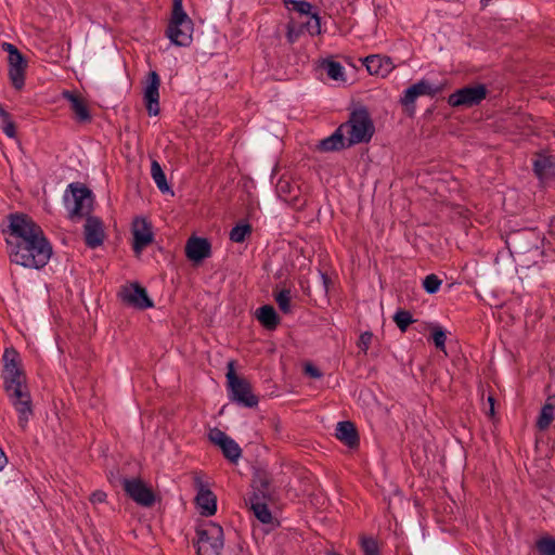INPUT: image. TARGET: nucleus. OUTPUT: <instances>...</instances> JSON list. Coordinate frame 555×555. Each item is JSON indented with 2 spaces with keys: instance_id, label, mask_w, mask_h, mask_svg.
<instances>
[{
  "instance_id": "obj_11",
  "label": "nucleus",
  "mask_w": 555,
  "mask_h": 555,
  "mask_svg": "<svg viewBox=\"0 0 555 555\" xmlns=\"http://www.w3.org/2000/svg\"><path fill=\"white\" fill-rule=\"evenodd\" d=\"M118 296L125 305L139 310L154 307V302L150 298L146 288L139 282H131L121 286Z\"/></svg>"
},
{
  "instance_id": "obj_36",
  "label": "nucleus",
  "mask_w": 555,
  "mask_h": 555,
  "mask_svg": "<svg viewBox=\"0 0 555 555\" xmlns=\"http://www.w3.org/2000/svg\"><path fill=\"white\" fill-rule=\"evenodd\" d=\"M555 414L548 406H542L535 426L539 430H546L554 421Z\"/></svg>"
},
{
  "instance_id": "obj_22",
  "label": "nucleus",
  "mask_w": 555,
  "mask_h": 555,
  "mask_svg": "<svg viewBox=\"0 0 555 555\" xmlns=\"http://www.w3.org/2000/svg\"><path fill=\"white\" fill-rule=\"evenodd\" d=\"M63 96L68 100L70 109L75 114L76 121L80 124H87L92 120V115L88 107L86 100L73 91H63Z\"/></svg>"
},
{
  "instance_id": "obj_56",
  "label": "nucleus",
  "mask_w": 555,
  "mask_h": 555,
  "mask_svg": "<svg viewBox=\"0 0 555 555\" xmlns=\"http://www.w3.org/2000/svg\"><path fill=\"white\" fill-rule=\"evenodd\" d=\"M234 555H238V553H235Z\"/></svg>"
},
{
  "instance_id": "obj_38",
  "label": "nucleus",
  "mask_w": 555,
  "mask_h": 555,
  "mask_svg": "<svg viewBox=\"0 0 555 555\" xmlns=\"http://www.w3.org/2000/svg\"><path fill=\"white\" fill-rule=\"evenodd\" d=\"M311 20L307 23L301 24L302 29H307V31L311 36H318L321 34V17L318 12H312L309 14Z\"/></svg>"
},
{
  "instance_id": "obj_21",
  "label": "nucleus",
  "mask_w": 555,
  "mask_h": 555,
  "mask_svg": "<svg viewBox=\"0 0 555 555\" xmlns=\"http://www.w3.org/2000/svg\"><path fill=\"white\" fill-rule=\"evenodd\" d=\"M268 502L260 498L258 492H251V494L246 499V504H249L250 509L253 511L255 517L262 524L268 525L271 524L275 527L280 526V521H273V517L271 511L268 507Z\"/></svg>"
},
{
  "instance_id": "obj_23",
  "label": "nucleus",
  "mask_w": 555,
  "mask_h": 555,
  "mask_svg": "<svg viewBox=\"0 0 555 555\" xmlns=\"http://www.w3.org/2000/svg\"><path fill=\"white\" fill-rule=\"evenodd\" d=\"M345 130L339 125L336 130L327 138L321 140L318 145L317 150L319 152H337L341 151L348 147H351L352 145H347V137L345 135Z\"/></svg>"
},
{
  "instance_id": "obj_27",
  "label": "nucleus",
  "mask_w": 555,
  "mask_h": 555,
  "mask_svg": "<svg viewBox=\"0 0 555 555\" xmlns=\"http://www.w3.org/2000/svg\"><path fill=\"white\" fill-rule=\"evenodd\" d=\"M253 234V225L246 219H241L230 231L229 238L233 243H244Z\"/></svg>"
},
{
  "instance_id": "obj_13",
  "label": "nucleus",
  "mask_w": 555,
  "mask_h": 555,
  "mask_svg": "<svg viewBox=\"0 0 555 555\" xmlns=\"http://www.w3.org/2000/svg\"><path fill=\"white\" fill-rule=\"evenodd\" d=\"M152 223L144 217H135L131 224L132 250L137 257L154 242Z\"/></svg>"
},
{
  "instance_id": "obj_24",
  "label": "nucleus",
  "mask_w": 555,
  "mask_h": 555,
  "mask_svg": "<svg viewBox=\"0 0 555 555\" xmlns=\"http://www.w3.org/2000/svg\"><path fill=\"white\" fill-rule=\"evenodd\" d=\"M335 437L349 449H358L360 437L356 425L350 421H343L337 424Z\"/></svg>"
},
{
  "instance_id": "obj_1",
  "label": "nucleus",
  "mask_w": 555,
  "mask_h": 555,
  "mask_svg": "<svg viewBox=\"0 0 555 555\" xmlns=\"http://www.w3.org/2000/svg\"><path fill=\"white\" fill-rule=\"evenodd\" d=\"M5 221L2 233L7 235L10 262L27 269L44 268L53 254V247L42 228L25 212L9 214Z\"/></svg>"
},
{
  "instance_id": "obj_46",
  "label": "nucleus",
  "mask_w": 555,
  "mask_h": 555,
  "mask_svg": "<svg viewBox=\"0 0 555 555\" xmlns=\"http://www.w3.org/2000/svg\"><path fill=\"white\" fill-rule=\"evenodd\" d=\"M107 494L102 490H95L90 495V502L93 504L103 503L106 501Z\"/></svg>"
},
{
  "instance_id": "obj_26",
  "label": "nucleus",
  "mask_w": 555,
  "mask_h": 555,
  "mask_svg": "<svg viewBox=\"0 0 555 555\" xmlns=\"http://www.w3.org/2000/svg\"><path fill=\"white\" fill-rule=\"evenodd\" d=\"M533 172L539 179L555 177V156L539 154L533 162Z\"/></svg>"
},
{
  "instance_id": "obj_54",
  "label": "nucleus",
  "mask_w": 555,
  "mask_h": 555,
  "mask_svg": "<svg viewBox=\"0 0 555 555\" xmlns=\"http://www.w3.org/2000/svg\"><path fill=\"white\" fill-rule=\"evenodd\" d=\"M237 547H238V551L242 552L243 548L240 544L237 545Z\"/></svg>"
},
{
  "instance_id": "obj_19",
  "label": "nucleus",
  "mask_w": 555,
  "mask_h": 555,
  "mask_svg": "<svg viewBox=\"0 0 555 555\" xmlns=\"http://www.w3.org/2000/svg\"><path fill=\"white\" fill-rule=\"evenodd\" d=\"M85 244L89 248L101 246L105 238L104 223L100 217L88 216L83 225Z\"/></svg>"
},
{
  "instance_id": "obj_14",
  "label": "nucleus",
  "mask_w": 555,
  "mask_h": 555,
  "mask_svg": "<svg viewBox=\"0 0 555 555\" xmlns=\"http://www.w3.org/2000/svg\"><path fill=\"white\" fill-rule=\"evenodd\" d=\"M208 439L211 443L217 446L222 455L231 463H237L242 455V449L240 446L224 431L215 427L208 433Z\"/></svg>"
},
{
  "instance_id": "obj_51",
  "label": "nucleus",
  "mask_w": 555,
  "mask_h": 555,
  "mask_svg": "<svg viewBox=\"0 0 555 555\" xmlns=\"http://www.w3.org/2000/svg\"><path fill=\"white\" fill-rule=\"evenodd\" d=\"M8 463V457L5 456L3 450L0 448V470L5 466Z\"/></svg>"
},
{
  "instance_id": "obj_6",
  "label": "nucleus",
  "mask_w": 555,
  "mask_h": 555,
  "mask_svg": "<svg viewBox=\"0 0 555 555\" xmlns=\"http://www.w3.org/2000/svg\"><path fill=\"white\" fill-rule=\"evenodd\" d=\"M196 555H220L223 547V529L214 521H207L196 527Z\"/></svg>"
},
{
  "instance_id": "obj_30",
  "label": "nucleus",
  "mask_w": 555,
  "mask_h": 555,
  "mask_svg": "<svg viewBox=\"0 0 555 555\" xmlns=\"http://www.w3.org/2000/svg\"><path fill=\"white\" fill-rule=\"evenodd\" d=\"M273 297L279 309L284 314L292 313V292L289 288L278 289V287H275L273 291Z\"/></svg>"
},
{
  "instance_id": "obj_49",
  "label": "nucleus",
  "mask_w": 555,
  "mask_h": 555,
  "mask_svg": "<svg viewBox=\"0 0 555 555\" xmlns=\"http://www.w3.org/2000/svg\"><path fill=\"white\" fill-rule=\"evenodd\" d=\"M320 275L322 279L324 292L327 293L330 289V285L332 284V280L326 272L320 271Z\"/></svg>"
},
{
  "instance_id": "obj_31",
  "label": "nucleus",
  "mask_w": 555,
  "mask_h": 555,
  "mask_svg": "<svg viewBox=\"0 0 555 555\" xmlns=\"http://www.w3.org/2000/svg\"><path fill=\"white\" fill-rule=\"evenodd\" d=\"M539 555H555V538L548 534L542 535L534 543Z\"/></svg>"
},
{
  "instance_id": "obj_25",
  "label": "nucleus",
  "mask_w": 555,
  "mask_h": 555,
  "mask_svg": "<svg viewBox=\"0 0 555 555\" xmlns=\"http://www.w3.org/2000/svg\"><path fill=\"white\" fill-rule=\"evenodd\" d=\"M256 319L268 331H274L281 323V318L272 305H263L256 310Z\"/></svg>"
},
{
  "instance_id": "obj_28",
  "label": "nucleus",
  "mask_w": 555,
  "mask_h": 555,
  "mask_svg": "<svg viewBox=\"0 0 555 555\" xmlns=\"http://www.w3.org/2000/svg\"><path fill=\"white\" fill-rule=\"evenodd\" d=\"M151 176L156 183L158 190L163 194H171L173 195V190L171 189L170 184L167 181L166 175L160 166V164L153 159L151 163Z\"/></svg>"
},
{
  "instance_id": "obj_5",
  "label": "nucleus",
  "mask_w": 555,
  "mask_h": 555,
  "mask_svg": "<svg viewBox=\"0 0 555 555\" xmlns=\"http://www.w3.org/2000/svg\"><path fill=\"white\" fill-rule=\"evenodd\" d=\"M182 1L172 0L171 17L166 35L173 44L189 47L192 42L193 22L183 10Z\"/></svg>"
},
{
  "instance_id": "obj_45",
  "label": "nucleus",
  "mask_w": 555,
  "mask_h": 555,
  "mask_svg": "<svg viewBox=\"0 0 555 555\" xmlns=\"http://www.w3.org/2000/svg\"><path fill=\"white\" fill-rule=\"evenodd\" d=\"M383 77H386L393 68L395 65L389 56H380Z\"/></svg>"
},
{
  "instance_id": "obj_4",
  "label": "nucleus",
  "mask_w": 555,
  "mask_h": 555,
  "mask_svg": "<svg viewBox=\"0 0 555 555\" xmlns=\"http://www.w3.org/2000/svg\"><path fill=\"white\" fill-rule=\"evenodd\" d=\"M235 365V360H230L227 364L225 378L229 399L240 406L255 408L258 405L259 398L253 392L250 382L237 375Z\"/></svg>"
},
{
  "instance_id": "obj_9",
  "label": "nucleus",
  "mask_w": 555,
  "mask_h": 555,
  "mask_svg": "<svg viewBox=\"0 0 555 555\" xmlns=\"http://www.w3.org/2000/svg\"><path fill=\"white\" fill-rule=\"evenodd\" d=\"M122 489L126 495L142 507H152L156 502V494L141 478L121 479Z\"/></svg>"
},
{
  "instance_id": "obj_17",
  "label": "nucleus",
  "mask_w": 555,
  "mask_h": 555,
  "mask_svg": "<svg viewBox=\"0 0 555 555\" xmlns=\"http://www.w3.org/2000/svg\"><path fill=\"white\" fill-rule=\"evenodd\" d=\"M184 253L193 264H201L211 256V243L206 237L191 235L185 243Z\"/></svg>"
},
{
  "instance_id": "obj_18",
  "label": "nucleus",
  "mask_w": 555,
  "mask_h": 555,
  "mask_svg": "<svg viewBox=\"0 0 555 555\" xmlns=\"http://www.w3.org/2000/svg\"><path fill=\"white\" fill-rule=\"evenodd\" d=\"M194 487L197 490L196 505L201 508V515L209 517L217 512V496L207 488L199 477L194 478Z\"/></svg>"
},
{
  "instance_id": "obj_8",
  "label": "nucleus",
  "mask_w": 555,
  "mask_h": 555,
  "mask_svg": "<svg viewBox=\"0 0 555 555\" xmlns=\"http://www.w3.org/2000/svg\"><path fill=\"white\" fill-rule=\"evenodd\" d=\"M68 193L72 194L74 206L69 211V219L86 218L93 211L94 196L92 191L80 182H73L67 186L64 195L65 202L68 201Z\"/></svg>"
},
{
  "instance_id": "obj_2",
  "label": "nucleus",
  "mask_w": 555,
  "mask_h": 555,
  "mask_svg": "<svg viewBox=\"0 0 555 555\" xmlns=\"http://www.w3.org/2000/svg\"><path fill=\"white\" fill-rule=\"evenodd\" d=\"M4 390L11 398L12 404L18 412V425L25 428L29 416L33 415V402L26 384V374L21 363L20 353L15 348H5L3 356Z\"/></svg>"
},
{
  "instance_id": "obj_33",
  "label": "nucleus",
  "mask_w": 555,
  "mask_h": 555,
  "mask_svg": "<svg viewBox=\"0 0 555 555\" xmlns=\"http://www.w3.org/2000/svg\"><path fill=\"white\" fill-rule=\"evenodd\" d=\"M392 320L402 333H405L409 326L415 322L412 313L404 309L397 310L392 317Z\"/></svg>"
},
{
  "instance_id": "obj_47",
  "label": "nucleus",
  "mask_w": 555,
  "mask_h": 555,
  "mask_svg": "<svg viewBox=\"0 0 555 555\" xmlns=\"http://www.w3.org/2000/svg\"><path fill=\"white\" fill-rule=\"evenodd\" d=\"M269 427L274 431V434L280 435L282 431L281 421L278 416L270 417L268 420Z\"/></svg>"
},
{
  "instance_id": "obj_48",
  "label": "nucleus",
  "mask_w": 555,
  "mask_h": 555,
  "mask_svg": "<svg viewBox=\"0 0 555 555\" xmlns=\"http://www.w3.org/2000/svg\"><path fill=\"white\" fill-rule=\"evenodd\" d=\"M1 47L3 51L8 52V57H14L15 55L22 53L14 44L10 42H3Z\"/></svg>"
},
{
  "instance_id": "obj_37",
  "label": "nucleus",
  "mask_w": 555,
  "mask_h": 555,
  "mask_svg": "<svg viewBox=\"0 0 555 555\" xmlns=\"http://www.w3.org/2000/svg\"><path fill=\"white\" fill-rule=\"evenodd\" d=\"M363 64L371 75H376V76L383 77V68H382L383 66H382L380 55H377V54L369 55L363 60Z\"/></svg>"
},
{
  "instance_id": "obj_41",
  "label": "nucleus",
  "mask_w": 555,
  "mask_h": 555,
  "mask_svg": "<svg viewBox=\"0 0 555 555\" xmlns=\"http://www.w3.org/2000/svg\"><path fill=\"white\" fill-rule=\"evenodd\" d=\"M5 116H0L2 120V130L9 138H16V124L12 120L9 112L5 111Z\"/></svg>"
},
{
  "instance_id": "obj_39",
  "label": "nucleus",
  "mask_w": 555,
  "mask_h": 555,
  "mask_svg": "<svg viewBox=\"0 0 555 555\" xmlns=\"http://www.w3.org/2000/svg\"><path fill=\"white\" fill-rule=\"evenodd\" d=\"M442 284V280H440L436 274L431 273L425 276L423 280V288L427 294H436Z\"/></svg>"
},
{
  "instance_id": "obj_40",
  "label": "nucleus",
  "mask_w": 555,
  "mask_h": 555,
  "mask_svg": "<svg viewBox=\"0 0 555 555\" xmlns=\"http://www.w3.org/2000/svg\"><path fill=\"white\" fill-rule=\"evenodd\" d=\"M361 548L364 555H380L377 541L371 537H363L361 539Z\"/></svg>"
},
{
  "instance_id": "obj_7",
  "label": "nucleus",
  "mask_w": 555,
  "mask_h": 555,
  "mask_svg": "<svg viewBox=\"0 0 555 555\" xmlns=\"http://www.w3.org/2000/svg\"><path fill=\"white\" fill-rule=\"evenodd\" d=\"M489 89L485 83H469L452 92L447 102L454 108H472L487 99Z\"/></svg>"
},
{
  "instance_id": "obj_42",
  "label": "nucleus",
  "mask_w": 555,
  "mask_h": 555,
  "mask_svg": "<svg viewBox=\"0 0 555 555\" xmlns=\"http://www.w3.org/2000/svg\"><path fill=\"white\" fill-rule=\"evenodd\" d=\"M373 336L374 335L371 331H365L360 335L357 341V347L360 349L361 352H363V354H367V350L370 348V345L372 344Z\"/></svg>"
},
{
  "instance_id": "obj_52",
  "label": "nucleus",
  "mask_w": 555,
  "mask_h": 555,
  "mask_svg": "<svg viewBox=\"0 0 555 555\" xmlns=\"http://www.w3.org/2000/svg\"><path fill=\"white\" fill-rule=\"evenodd\" d=\"M4 114H5V109L0 104V116H5Z\"/></svg>"
},
{
  "instance_id": "obj_50",
  "label": "nucleus",
  "mask_w": 555,
  "mask_h": 555,
  "mask_svg": "<svg viewBox=\"0 0 555 555\" xmlns=\"http://www.w3.org/2000/svg\"><path fill=\"white\" fill-rule=\"evenodd\" d=\"M542 406H548L552 411H555V395L547 396Z\"/></svg>"
},
{
  "instance_id": "obj_15",
  "label": "nucleus",
  "mask_w": 555,
  "mask_h": 555,
  "mask_svg": "<svg viewBox=\"0 0 555 555\" xmlns=\"http://www.w3.org/2000/svg\"><path fill=\"white\" fill-rule=\"evenodd\" d=\"M159 86L160 78L157 72L150 70L147 73L144 86V104L150 116L159 114Z\"/></svg>"
},
{
  "instance_id": "obj_34",
  "label": "nucleus",
  "mask_w": 555,
  "mask_h": 555,
  "mask_svg": "<svg viewBox=\"0 0 555 555\" xmlns=\"http://www.w3.org/2000/svg\"><path fill=\"white\" fill-rule=\"evenodd\" d=\"M286 9L293 10L301 15L311 14L312 4L306 0H282Z\"/></svg>"
},
{
  "instance_id": "obj_3",
  "label": "nucleus",
  "mask_w": 555,
  "mask_h": 555,
  "mask_svg": "<svg viewBox=\"0 0 555 555\" xmlns=\"http://www.w3.org/2000/svg\"><path fill=\"white\" fill-rule=\"evenodd\" d=\"M347 134V145L369 143L374 133L375 125L364 105H360L349 113L348 119L340 124Z\"/></svg>"
},
{
  "instance_id": "obj_55",
  "label": "nucleus",
  "mask_w": 555,
  "mask_h": 555,
  "mask_svg": "<svg viewBox=\"0 0 555 555\" xmlns=\"http://www.w3.org/2000/svg\"><path fill=\"white\" fill-rule=\"evenodd\" d=\"M331 555H340V554H339V553L334 552V553H332Z\"/></svg>"
},
{
  "instance_id": "obj_10",
  "label": "nucleus",
  "mask_w": 555,
  "mask_h": 555,
  "mask_svg": "<svg viewBox=\"0 0 555 555\" xmlns=\"http://www.w3.org/2000/svg\"><path fill=\"white\" fill-rule=\"evenodd\" d=\"M440 88L435 87L427 79H421L406 88L400 99V104L403 106V112L409 117H414L416 112L415 101L418 96L428 95L434 98L438 94Z\"/></svg>"
},
{
  "instance_id": "obj_44",
  "label": "nucleus",
  "mask_w": 555,
  "mask_h": 555,
  "mask_svg": "<svg viewBox=\"0 0 555 555\" xmlns=\"http://www.w3.org/2000/svg\"><path fill=\"white\" fill-rule=\"evenodd\" d=\"M304 373L311 378H320L323 375L321 370L317 365H314L313 363H310V362L305 364Z\"/></svg>"
},
{
  "instance_id": "obj_16",
  "label": "nucleus",
  "mask_w": 555,
  "mask_h": 555,
  "mask_svg": "<svg viewBox=\"0 0 555 555\" xmlns=\"http://www.w3.org/2000/svg\"><path fill=\"white\" fill-rule=\"evenodd\" d=\"M253 492H258L264 501H273L275 487L273 486L272 474L263 467H254L251 483Z\"/></svg>"
},
{
  "instance_id": "obj_29",
  "label": "nucleus",
  "mask_w": 555,
  "mask_h": 555,
  "mask_svg": "<svg viewBox=\"0 0 555 555\" xmlns=\"http://www.w3.org/2000/svg\"><path fill=\"white\" fill-rule=\"evenodd\" d=\"M276 193L285 202H296L298 199L299 188L289 180L281 178L276 183Z\"/></svg>"
},
{
  "instance_id": "obj_20",
  "label": "nucleus",
  "mask_w": 555,
  "mask_h": 555,
  "mask_svg": "<svg viewBox=\"0 0 555 555\" xmlns=\"http://www.w3.org/2000/svg\"><path fill=\"white\" fill-rule=\"evenodd\" d=\"M9 63V78L16 90H22L25 86L26 69L28 61L23 53L14 57H8Z\"/></svg>"
},
{
  "instance_id": "obj_53",
  "label": "nucleus",
  "mask_w": 555,
  "mask_h": 555,
  "mask_svg": "<svg viewBox=\"0 0 555 555\" xmlns=\"http://www.w3.org/2000/svg\"><path fill=\"white\" fill-rule=\"evenodd\" d=\"M489 401H490L491 403H493V402H494V399H493L492 397H490V398H489Z\"/></svg>"
},
{
  "instance_id": "obj_43",
  "label": "nucleus",
  "mask_w": 555,
  "mask_h": 555,
  "mask_svg": "<svg viewBox=\"0 0 555 555\" xmlns=\"http://www.w3.org/2000/svg\"><path fill=\"white\" fill-rule=\"evenodd\" d=\"M302 33H304L302 27L299 26L298 28H296L293 21L286 25V39H287L288 43H291V44L296 42L299 39V37L302 35Z\"/></svg>"
},
{
  "instance_id": "obj_12",
  "label": "nucleus",
  "mask_w": 555,
  "mask_h": 555,
  "mask_svg": "<svg viewBox=\"0 0 555 555\" xmlns=\"http://www.w3.org/2000/svg\"><path fill=\"white\" fill-rule=\"evenodd\" d=\"M505 243L511 253L527 254L539 249V235L531 229L515 230L507 233Z\"/></svg>"
},
{
  "instance_id": "obj_32",
  "label": "nucleus",
  "mask_w": 555,
  "mask_h": 555,
  "mask_svg": "<svg viewBox=\"0 0 555 555\" xmlns=\"http://www.w3.org/2000/svg\"><path fill=\"white\" fill-rule=\"evenodd\" d=\"M327 76L333 80H345V70L343 65L334 60H325L322 63Z\"/></svg>"
},
{
  "instance_id": "obj_35",
  "label": "nucleus",
  "mask_w": 555,
  "mask_h": 555,
  "mask_svg": "<svg viewBox=\"0 0 555 555\" xmlns=\"http://www.w3.org/2000/svg\"><path fill=\"white\" fill-rule=\"evenodd\" d=\"M430 339L433 340L435 347L440 351H446V340L447 335L446 331L439 325L430 326Z\"/></svg>"
}]
</instances>
